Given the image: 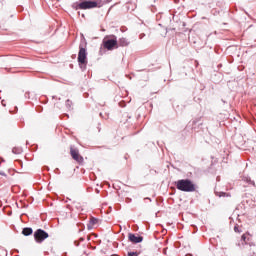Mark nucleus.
Segmentation results:
<instances>
[{"instance_id": "nucleus-1", "label": "nucleus", "mask_w": 256, "mask_h": 256, "mask_svg": "<svg viewBox=\"0 0 256 256\" xmlns=\"http://www.w3.org/2000/svg\"><path fill=\"white\" fill-rule=\"evenodd\" d=\"M178 191H183L184 193H193L197 190L195 183L189 179H181L175 182Z\"/></svg>"}, {"instance_id": "nucleus-2", "label": "nucleus", "mask_w": 256, "mask_h": 256, "mask_svg": "<svg viewBox=\"0 0 256 256\" xmlns=\"http://www.w3.org/2000/svg\"><path fill=\"white\" fill-rule=\"evenodd\" d=\"M95 7H99V3L97 1L84 0L80 3L73 4V9L76 11L87 10V9H95Z\"/></svg>"}, {"instance_id": "nucleus-3", "label": "nucleus", "mask_w": 256, "mask_h": 256, "mask_svg": "<svg viewBox=\"0 0 256 256\" xmlns=\"http://www.w3.org/2000/svg\"><path fill=\"white\" fill-rule=\"evenodd\" d=\"M103 47L107 51H113V49H119V44L117 43V38L112 36V38L105 37L103 39Z\"/></svg>"}, {"instance_id": "nucleus-4", "label": "nucleus", "mask_w": 256, "mask_h": 256, "mask_svg": "<svg viewBox=\"0 0 256 256\" xmlns=\"http://www.w3.org/2000/svg\"><path fill=\"white\" fill-rule=\"evenodd\" d=\"M34 239H35L36 243H43V241H45V239H49V233H47L43 229H37L34 232Z\"/></svg>"}, {"instance_id": "nucleus-5", "label": "nucleus", "mask_w": 256, "mask_h": 256, "mask_svg": "<svg viewBox=\"0 0 256 256\" xmlns=\"http://www.w3.org/2000/svg\"><path fill=\"white\" fill-rule=\"evenodd\" d=\"M78 63L81 65L87 64V49L83 47V44H80L79 46Z\"/></svg>"}, {"instance_id": "nucleus-6", "label": "nucleus", "mask_w": 256, "mask_h": 256, "mask_svg": "<svg viewBox=\"0 0 256 256\" xmlns=\"http://www.w3.org/2000/svg\"><path fill=\"white\" fill-rule=\"evenodd\" d=\"M70 155L77 163H83V156L79 154V149L70 147Z\"/></svg>"}, {"instance_id": "nucleus-7", "label": "nucleus", "mask_w": 256, "mask_h": 256, "mask_svg": "<svg viewBox=\"0 0 256 256\" xmlns=\"http://www.w3.org/2000/svg\"><path fill=\"white\" fill-rule=\"evenodd\" d=\"M128 240L131 243H141V242H143V237L139 236V234L129 233L128 234Z\"/></svg>"}, {"instance_id": "nucleus-8", "label": "nucleus", "mask_w": 256, "mask_h": 256, "mask_svg": "<svg viewBox=\"0 0 256 256\" xmlns=\"http://www.w3.org/2000/svg\"><path fill=\"white\" fill-rule=\"evenodd\" d=\"M22 235H24L25 237H29V235H33V228H23L22 230Z\"/></svg>"}, {"instance_id": "nucleus-9", "label": "nucleus", "mask_w": 256, "mask_h": 256, "mask_svg": "<svg viewBox=\"0 0 256 256\" xmlns=\"http://www.w3.org/2000/svg\"><path fill=\"white\" fill-rule=\"evenodd\" d=\"M118 43L120 47H128L129 40L127 38H120Z\"/></svg>"}, {"instance_id": "nucleus-10", "label": "nucleus", "mask_w": 256, "mask_h": 256, "mask_svg": "<svg viewBox=\"0 0 256 256\" xmlns=\"http://www.w3.org/2000/svg\"><path fill=\"white\" fill-rule=\"evenodd\" d=\"M12 153H14V155H21L23 153V149H21L19 147H14L12 149Z\"/></svg>"}, {"instance_id": "nucleus-11", "label": "nucleus", "mask_w": 256, "mask_h": 256, "mask_svg": "<svg viewBox=\"0 0 256 256\" xmlns=\"http://www.w3.org/2000/svg\"><path fill=\"white\" fill-rule=\"evenodd\" d=\"M97 223H99V220H98V219L93 218V217L90 219V224H91V225H97Z\"/></svg>"}, {"instance_id": "nucleus-12", "label": "nucleus", "mask_w": 256, "mask_h": 256, "mask_svg": "<svg viewBox=\"0 0 256 256\" xmlns=\"http://www.w3.org/2000/svg\"><path fill=\"white\" fill-rule=\"evenodd\" d=\"M247 235H249V234H243L241 237V239H242V241H244V243H247Z\"/></svg>"}, {"instance_id": "nucleus-13", "label": "nucleus", "mask_w": 256, "mask_h": 256, "mask_svg": "<svg viewBox=\"0 0 256 256\" xmlns=\"http://www.w3.org/2000/svg\"><path fill=\"white\" fill-rule=\"evenodd\" d=\"M128 256H139V252H128Z\"/></svg>"}, {"instance_id": "nucleus-14", "label": "nucleus", "mask_w": 256, "mask_h": 256, "mask_svg": "<svg viewBox=\"0 0 256 256\" xmlns=\"http://www.w3.org/2000/svg\"><path fill=\"white\" fill-rule=\"evenodd\" d=\"M234 231H235V233H241V230H239V226H235Z\"/></svg>"}, {"instance_id": "nucleus-15", "label": "nucleus", "mask_w": 256, "mask_h": 256, "mask_svg": "<svg viewBox=\"0 0 256 256\" xmlns=\"http://www.w3.org/2000/svg\"><path fill=\"white\" fill-rule=\"evenodd\" d=\"M74 244L76 245V247H79V243L77 241H75Z\"/></svg>"}, {"instance_id": "nucleus-16", "label": "nucleus", "mask_w": 256, "mask_h": 256, "mask_svg": "<svg viewBox=\"0 0 256 256\" xmlns=\"http://www.w3.org/2000/svg\"><path fill=\"white\" fill-rule=\"evenodd\" d=\"M80 241H85V238H83V237H82V238H80Z\"/></svg>"}, {"instance_id": "nucleus-17", "label": "nucleus", "mask_w": 256, "mask_h": 256, "mask_svg": "<svg viewBox=\"0 0 256 256\" xmlns=\"http://www.w3.org/2000/svg\"><path fill=\"white\" fill-rule=\"evenodd\" d=\"M2 105H4V106H5V102H3V101H2Z\"/></svg>"}]
</instances>
